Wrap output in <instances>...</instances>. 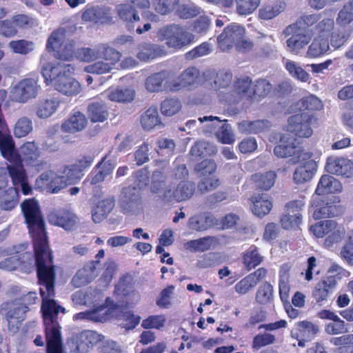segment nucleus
Returning a JSON list of instances; mask_svg holds the SVG:
<instances>
[{"mask_svg":"<svg viewBox=\"0 0 353 353\" xmlns=\"http://www.w3.org/2000/svg\"><path fill=\"white\" fill-rule=\"evenodd\" d=\"M42 299V312L46 339L47 353H62V339L58 314L65 308L52 299L55 295L56 270L53 260L34 263Z\"/></svg>","mask_w":353,"mask_h":353,"instance_id":"f257e3e1","label":"nucleus"},{"mask_svg":"<svg viewBox=\"0 0 353 353\" xmlns=\"http://www.w3.org/2000/svg\"><path fill=\"white\" fill-rule=\"evenodd\" d=\"M21 208L32 236L34 263L45 261L52 262V252L49 247L45 221L38 201L34 198L25 199Z\"/></svg>","mask_w":353,"mask_h":353,"instance_id":"f03ea898","label":"nucleus"},{"mask_svg":"<svg viewBox=\"0 0 353 353\" xmlns=\"http://www.w3.org/2000/svg\"><path fill=\"white\" fill-rule=\"evenodd\" d=\"M74 70L71 64L46 63L42 67L41 73L47 85L53 84L59 92L73 96L81 91L79 83L70 76Z\"/></svg>","mask_w":353,"mask_h":353,"instance_id":"7ed1b4c3","label":"nucleus"},{"mask_svg":"<svg viewBox=\"0 0 353 353\" xmlns=\"http://www.w3.org/2000/svg\"><path fill=\"white\" fill-rule=\"evenodd\" d=\"M174 176L181 181L174 190L167 191L165 194V202L185 201L190 199L195 191L194 183L189 181H185L188 176V170L185 165H180L174 169Z\"/></svg>","mask_w":353,"mask_h":353,"instance_id":"20e7f679","label":"nucleus"},{"mask_svg":"<svg viewBox=\"0 0 353 353\" xmlns=\"http://www.w3.org/2000/svg\"><path fill=\"white\" fill-rule=\"evenodd\" d=\"M150 7L149 0H130L117 6L116 10L119 19L126 23L130 30L135 28L134 23L140 21L139 12L145 11Z\"/></svg>","mask_w":353,"mask_h":353,"instance_id":"39448f33","label":"nucleus"},{"mask_svg":"<svg viewBox=\"0 0 353 353\" xmlns=\"http://www.w3.org/2000/svg\"><path fill=\"white\" fill-rule=\"evenodd\" d=\"M29 308L16 301H6L0 305V314L5 315L8 328L12 332H17L26 318Z\"/></svg>","mask_w":353,"mask_h":353,"instance_id":"423d86ee","label":"nucleus"},{"mask_svg":"<svg viewBox=\"0 0 353 353\" xmlns=\"http://www.w3.org/2000/svg\"><path fill=\"white\" fill-rule=\"evenodd\" d=\"M316 117L313 114L296 113L288 118V132L293 137L294 141L298 139L309 138L313 134L312 125L316 122Z\"/></svg>","mask_w":353,"mask_h":353,"instance_id":"0eeeda50","label":"nucleus"},{"mask_svg":"<svg viewBox=\"0 0 353 353\" xmlns=\"http://www.w3.org/2000/svg\"><path fill=\"white\" fill-rule=\"evenodd\" d=\"M310 230L317 238L326 236L325 243L327 245L341 241L345 234L344 229L332 220L320 221L311 225Z\"/></svg>","mask_w":353,"mask_h":353,"instance_id":"6e6552de","label":"nucleus"},{"mask_svg":"<svg viewBox=\"0 0 353 353\" xmlns=\"http://www.w3.org/2000/svg\"><path fill=\"white\" fill-rule=\"evenodd\" d=\"M40 90L41 87L37 78H24L12 88L10 92V99L12 101L25 103L36 98Z\"/></svg>","mask_w":353,"mask_h":353,"instance_id":"1a4fd4ad","label":"nucleus"},{"mask_svg":"<svg viewBox=\"0 0 353 353\" xmlns=\"http://www.w3.org/2000/svg\"><path fill=\"white\" fill-rule=\"evenodd\" d=\"M46 49L49 52H55L58 59L71 61L75 57V41L74 40L61 41L59 32L54 31L50 35L46 43Z\"/></svg>","mask_w":353,"mask_h":353,"instance_id":"9d476101","label":"nucleus"},{"mask_svg":"<svg viewBox=\"0 0 353 353\" xmlns=\"http://www.w3.org/2000/svg\"><path fill=\"white\" fill-rule=\"evenodd\" d=\"M164 38L168 47L180 50L194 41V35L179 25H171L164 30Z\"/></svg>","mask_w":353,"mask_h":353,"instance_id":"9b49d317","label":"nucleus"},{"mask_svg":"<svg viewBox=\"0 0 353 353\" xmlns=\"http://www.w3.org/2000/svg\"><path fill=\"white\" fill-rule=\"evenodd\" d=\"M252 81L249 77H243L234 82L233 89L228 93H224L223 98L229 105L239 103L244 98L248 100L251 94Z\"/></svg>","mask_w":353,"mask_h":353,"instance_id":"f8f14e48","label":"nucleus"},{"mask_svg":"<svg viewBox=\"0 0 353 353\" xmlns=\"http://www.w3.org/2000/svg\"><path fill=\"white\" fill-rule=\"evenodd\" d=\"M329 196L313 197L311 207L314 209L312 216L315 220L334 217L339 214V207Z\"/></svg>","mask_w":353,"mask_h":353,"instance_id":"ddd939ff","label":"nucleus"},{"mask_svg":"<svg viewBox=\"0 0 353 353\" xmlns=\"http://www.w3.org/2000/svg\"><path fill=\"white\" fill-rule=\"evenodd\" d=\"M337 284L336 275L327 274L316 283L312 292V296L316 303L322 305L333 292Z\"/></svg>","mask_w":353,"mask_h":353,"instance_id":"4468645a","label":"nucleus"},{"mask_svg":"<svg viewBox=\"0 0 353 353\" xmlns=\"http://www.w3.org/2000/svg\"><path fill=\"white\" fill-rule=\"evenodd\" d=\"M36 185L39 189L55 194L65 188L67 183L64 176H59L52 170H47L37 179Z\"/></svg>","mask_w":353,"mask_h":353,"instance_id":"2eb2a0df","label":"nucleus"},{"mask_svg":"<svg viewBox=\"0 0 353 353\" xmlns=\"http://www.w3.org/2000/svg\"><path fill=\"white\" fill-rule=\"evenodd\" d=\"M22 162L26 165L34 168L37 171L43 170L47 162L43 159H39L41 152L34 141H27L20 147V153Z\"/></svg>","mask_w":353,"mask_h":353,"instance_id":"dca6fc26","label":"nucleus"},{"mask_svg":"<svg viewBox=\"0 0 353 353\" xmlns=\"http://www.w3.org/2000/svg\"><path fill=\"white\" fill-rule=\"evenodd\" d=\"M245 29L236 24L226 26L217 37L218 46L221 51H228L234 47L240 39L244 37Z\"/></svg>","mask_w":353,"mask_h":353,"instance_id":"f3484780","label":"nucleus"},{"mask_svg":"<svg viewBox=\"0 0 353 353\" xmlns=\"http://www.w3.org/2000/svg\"><path fill=\"white\" fill-rule=\"evenodd\" d=\"M200 72L195 67L186 68L178 78L170 82L168 88L172 92H177L183 88H190L199 84Z\"/></svg>","mask_w":353,"mask_h":353,"instance_id":"a211bd4d","label":"nucleus"},{"mask_svg":"<svg viewBox=\"0 0 353 353\" xmlns=\"http://www.w3.org/2000/svg\"><path fill=\"white\" fill-rule=\"evenodd\" d=\"M50 223L57 225L67 231L74 230L77 225L79 219L71 210L59 209L50 212L48 215Z\"/></svg>","mask_w":353,"mask_h":353,"instance_id":"6ab92c4d","label":"nucleus"},{"mask_svg":"<svg viewBox=\"0 0 353 353\" xmlns=\"http://www.w3.org/2000/svg\"><path fill=\"white\" fill-rule=\"evenodd\" d=\"M114 316L117 320L123 321L121 325L126 330L134 329L140 323L141 317L128 310V303L125 305H119L112 301V317Z\"/></svg>","mask_w":353,"mask_h":353,"instance_id":"aec40b11","label":"nucleus"},{"mask_svg":"<svg viewBox=\"0 0 353 353\" xmlns=\"http://www.w3.org/2000/svg\"><path fill=\"white\" fill-rule=\"evenodd\" d=\"M250 208L259 218L268 214L273 207L272 198L265 193H254L249 198Z\"/></svg>","mask_w":353,"mask_h":353,"instance_id":"412c9836","label":"nucleus"},{"mask_svg":"<svg viewBox=\"0 0 353 353\" xmlns=\"http://www.w3.org/2000/svg\"><path fill=\"white\" fill-rule=\"evenodd\" d=\"M325 170L327 172L339 176L350 177L353 175V163L344 157H328Z\"/></svg>","mask_w":353,"mask_h":353,"instance_id":"4be33fe9","label":"nucleus"},{"mask_svg":"<svg viewBox=\"0 0 353 353\" xmlns=\"http://www.w3.org/2000/svg\"><path fill=\"white\" fill-rule=\"evenodd\" d=\"M217 224V219L210 212H205L191 216L188 221V227L195 232H204Z\"/></svg>","mask_w":353,"mask_h":353,"instance_id":"5701e85b","label":"nucleus"},{"mask_svg":"<svg viewBox=\"0 0 353 353\" xmlns=\"http://www.w3.org/2000/svg\"><path fill=\"white\" fill-rule=\"evenodd\" d=\"M292 32L287 31V28L284 30V34L291 37L286 41L288 50L294 54H298L303 49L310 41L311 37L299 29H292Z\"/></svg>","mask_w":353,"mask_h":353,"instance_id":"b1692460","label":"nucleus"},{"mask_svg":"<svg viewBox=\"0 0 353 353\" xmlns=\"http://www.w3.org/2000/svg\"><path fill=\"white\" fill-rule=\"evenodd\" d=\"M107 305H101L94 308L92 310L81 312L76 314L74 316L75 319H87L94 322L103 323L108 321L110 316V307L108 306L110 303V297L105 299Z\"/></svg>","mask_w":353,"mask_h":353,"instance_id":"393cba45","label":"nucleus"},{"mask_svg":"<svg viewBox=\"0 0 353 353\" xmlns=\"http://www.w3.org/2000/svg\"><path fill=\"white\" fill-rule=\"evenodd\" d=\"M109 46L100 44L96 48H81L77 50L75 57L81 61L91 62L98 59H108Z\"/></svg>","mask_w":353,"mask_h":353,"instance_id":"a878e982","label":"nucleus"},{"mask_svg":"<svg viewBox=\"0 0 353 353\" xmlns=\"http://www.w3.org/2000/svg\"><path fill=\"white\" fill-rule=\"evenodd\" d=\"M172 186L167 181V172L162 168L153 171L151 176L150 190L152 193L160 194L162 200L165 202V194L171 190Z\"/></svg>","mask_w":353,"mask_h":353,"instance_id":"bb28decb","label":"nucleus"},{"mask_svg":"<svg viewBox=\"0 0 353 353\" xmlns=\"http://www.w3.org/2000/svg\"><path fill=\"white\" fill-rule=\"evenodd\" d=\"M88 125V119L84 114L79 111L72 113L61 124L64 132L75 133L82 131Z\"/></svg>","mask_w":353,"mask_h":353,"instance_id":"cd10ccee","label":"nucleus"},{"mask_svg":"<svg viewBox=\"0 0 353 353\" xmlns=\"http://www.w3.org/2000/svg\"><path fill=\"white\" fill-rule=\"evenodd\" d=\"M342 190L341 182L330 175H323L316 187L315 194L318 196H326L328 194L339 192Z\"/></svg>","mask_w":353,"mask_h":353,"instance_id":"c85d7f7f","label":"nucleus"},{"mask_svg":"<svg viewBox=\"0 0 353 353\" xmlns=\"http://www.w3.org/2000/svg\"><path fill=\"white\" fill-rule=\"evenodd\" d=\"M0 152L8 161H19L21 155L15 149L12 137L6 132H0Z\"/></svg>","mask_w":353,"mask_h":353,"instance_id":"c756f323","label":"nucleus"},{"mask_svg":"<svg viewBox=\"0 0 353 353\" xmlns=\"http://www.w3.org/2000/svg\"><path fill=\"white\" fill-rule=\"evenodd\" d=\"M317 165L313 159H309L297 166L294 174L293 180L296 184H303L310 181L314 176Z\"/></svg>","mask_w":353,"mask_h":353,"instance_id":"7c9ffc66","label":"nucleus"},{"mask_svg":"<svg viewBox=\"0 0 353 353\" xmlns=\"http://www.w3.org/2000/svg\"><path fill=\"white\" fill-rule=\"evenodd\" d=\"M323 105L321 101L313 94L304 97L295 104L298 113H305L315 116V112L322 110Z\"/></svg>","mask_w":353,"mask_h":353,"instance_id":"2f4dec72","label":"nucleus"},{"mask_svg":"<svg viewBox=\"0 0 353 353\" xmlns=\"http://www.w3.org/2000/svg\"><path fill=\"white\" fill-rule=\"evenodd\" d=\"M104 336L93 330H84L79 336L77 349L81 352H87L94 345L103 341Z\"/></svg>","mask_w":353,"mask_h":353,"instance_id":"473e14b6","label":"nucleus"},{"mask_svg":"<svg viewBox=\"0 0 353 353\" xmlns=\"http://www.w3.org/2000/svg\"><path fill=\"white\" fill-rule=\"evenodd\" d=\"M321 19V13H313L310 14H303L300 17L295 23L287 26V31L292 32V29H299L300 30L311 34V29Z\"/></svg>","mask_w":353,"mask_h":353,"instance_id":"72a5a7b5","label":"nucleus"},{"mask_svg":"<svg viewBox=\"0 0 353 353\" xmlns=\"http://www.w3.org/2000/svg\"><path fill=\"white\" fill-rule=\"evenodd\" d=\"M277 175L274 171L264 173H255L251 175L250 179L256 190L268 191L274 186Z\"/></svg>","mask_w":353,"mask_h":353,"instance_id":"f704fd0d","label":"nucleus"},{"mask_svg":"<svg viewBox=\"0 0 353 353\" xmlns=\"http://www.w3.org/2000/svg\"><path fill=\"white\" fill-rule=\"evenodd\" d=\"M61 101L58 97L42 99L39 101L36 107V114L41 119H47L57 111Z\"/></svg>","mask_w":353,"mask_h":353,"instance_id":"c9c22d12","label":"nucleus"},{"mask_svg":"<svg viewBox=\"0 0 353 353\" xmlns=\"http://www.w3.org/2000/svg\"><path fill=\"white\" fill-rule=\"evenodd\" d=\"M284 137H281V143L274 147V154L281 158H287L290 157H299L300 150L297 146L299 141H294V140L293 141H290L289 138H288L286 141H284Z\"/></svg>","mask_w":353,"mask_h":353,"instance_id":"e433bc0d","label":"nucleus"},{"mask_svg":"<svg viewBox=\"0 0 353 353\" xmlns=\"http://www.w3.org/2000/svg\"><path fill=\"white\" fill-rule=\"evenodd\" d=\"M135 291L134 279L131 274L122 275L114 285V294L116 296L126 299Z\"/></svg>","mask_w":353,"mask_h":353,"instance_id":"4c0bfd02","label":"nucleus"},{"mask_svg":"<svg viewBox=\"0 0 353 353\" xmlns=\"http://www.w3.org/2000/svg\"><path fill=\"white\" fill-rule=\"evenodd\" d=\"M319 331L317 325L307 321H299L296 323V327L291 330L290 334L292 338L307 337L310 339Z\"/></svg>","mask_w":353,"mask_h":353,"instance_id":"58836bf2","label":"nucleus"},{"mask_svg":"<svg viewBox=\"0 0 353 353\" xmlns=\"http://www.w3.org/2000/svg\"><path fill=\"white\" fill-rule=\"evenodd\" d=\"M105 158L101 159V161L98 163L95 168L88 175L83 181L84 186L88 187L91 185H96L102 182L105 177L109 174V170L105 168Z\"/></svg>","mask_w":353,"mask_h":353,"instance_id":"ea45409f","label":"nucleus"},{"mask_svg":"<svg viewBox=\"0 0 353 353\" xmlns=\"http://www.w3.org/2000/svg\"><path fill=\"white\" fill-rule=\"evenodd\" d=\"M140 122L145 130L150 131L161 124L157 108L150 106L141 116Z\"/></svg>","mask_w":353,"mask_h":353,"instance_id":"a19ab883","label":"nucleus"},{"mask_svg":"<svg viewBox=\"0 0 353 353\" xmlns=\"http://www.w3.org/2000/svg\"><path fill=\"white\" fill-rule=\"evenodd\" d=\"M165 55H166V51L163 47L148 43L142 46L137 54V58L141 61H148Z\"/></svg>","mask_w":353,"mask_h":353,"instance_id":"79ce46f5","label":"nucleus"},{"mask_svg":"<svg viewBox=\"0 0 353 353\" xmlns=\"http://www.w3.org/2000/svg\"><path fill=\"white\" fill-rule=\"evenodd\" d=\"M87 113L92 123L103 122L108 116L107 106L103 102L94 101L90 103Z\"/></svg>","mask_w":353,"mask_h":353,"instance_id":"37998d69","label":"nucleus"},{"mask_svg":"<svg viewBox=\"0 0 353 353\" xmlns=\"http://www.w3.org/2000/svg\"><path fill=\"white\" fill-rule=\"evenodd\" d=\"M285 8V4L280 1H275L263 5L259 11L261 19L270 20L282 12Z\"/></svg>","mask_w":353,"mask_h":353,"instance_id":"c03bdc74","label":"nucleus"},{"mask_svg":"<svg viewBox=\"0 0 353 353\" xmlns=\"http://www.w3.org/2000/svg\"><path fill=\"white\" fill-rule=\"evenodd\" d=\"M242 259L243 263L248 271L254 269L263 260V257L259 254L257 247L254 245H251L243 253Z\"/></svg>","mask_w":353,"mask_h":353,"instance_id":"a18cd8bd","label":"nucleus"},{"mask_svg":"<svg viewBox=\"0 0 353 353\" xmlns=\"http://www.w3.org/2000/svg\"><path fill=\"white\" fill-rule=\"evenodd\" d=\"M12 165L7 167L8 172L13 185H18L19 183L27 181L26 172L23 168L21 157L19 161H10Z\"/></svg>","mask_w":353,"mask_h":353,"instance_id":"49530a36","label":"nucleus"},{"mask_svg":"<svg viewBox=\"0 0 353 353\" xmlns=\"http://www.w3.org/2000/svg\"><path fill=\"white\" fill-rule=\"evenodd\" d=\"M334 28V21L333 19L325 17L322 18L311 29V34H316V37L322 38H327Z\"/></svg>","mask_w":353,"mask_h":353,"instance_id":"de8ad7c7","label":"nucleus"},{"mask_svg":"<svg viewBox=\"0 0 353 353\" xmlns=\"http://www.w3.org/2000/svg\"><path fill=\"white\" fill-rule=\"evenodd\" d=\"M330 49V42L327 38L316 37L309 46L307 55L312 58L319 57L324 54Z\"/></svg>","mask_w":353,"mask_h":353,"instance_id":"09e8293b","label":"nucleus"},{"mask_svg":"<svg viewBox=\"0 0 353 353\" xmlns=\"http://www.w3.org/2000/svg\"><path fill=\"white\" fill-rule=\"evenodd\" d=\"M241 128L249 134H259L268 130L270 126V122L268 120H256L253 121H243L240 123Z\"/></svg>","mask_w":353,"mask_h":353,"instance_id":"8fccbe9b","label":"nucleus"},{"mask_svg":"<svg viewBox=\"0 0 353 353\" xmlns=\"http://www.w3.org/2000/svg\"><path fill=\"white\" fill-rule=\"evenodd\" d=\"M181 103L177 98L168 97L160 105V111L164 116L171 117L179 112Z\"/></svg>","mask_w":353,"mask_h":353,"instance_id":"3c124183","label":"nucleus"},{"mask_svg":"<svg viewBox=\"0 0 353 353\" xmlns=\"http://www.w3.org/2000/svg\"><path fill=\"white\" fill-rule=\"evenodd\" d=\"M331 343L338 346L339 353H353V334H346L339 337H334Z\"/></svg>","mask_w":353,"mask_h":353,"instance_id":"603ef678","label":"nucleus"},{"mask_svg":"<svg viewBox=\"0 0 353 353\" xmlns=\"http://www.w3.org/2000/svg\"><path fill=\"white\" fill-rule=\"evenodd\" d=\"M272 90L271 83L266 79H259L255 81L251 94L248 96V100L252 101L254 97H264Z\"/></svg>","mask_w":353,"mask_h":353,"instance_id":"864d4df0","label":"nucleus"},{"mask_svg":"<svg viewBox=\"0 0 353 353\" xmlns=\"http://www.w3.org/2000/svg\"><path fill=\"white\" fill-rule=\"evenodd\" d=\"M273 286L269 282L263 283L257 289L256 293V301L261 305H265L272 299Z\"/></svg>","mask_w":353,"mask_h":353,"instance_id":"5fc2aeb1","label":"nucleus"},{"mask_svg":"<svg viewBox=\"0 0 353 353\" xmlns=\"http://www.w3.org/2000/svg\"><path fill=\"white\" fill-rule=\"evenodd\" d=\"M19 193L16 189L10 188L5 192L3 198L0 202V208L3 210H12L17 205Z\"/></svg>","mask_w":353,"mask_h":353,"instance_id":"6e6d98bb","label":"nucleus"},{"mask_svg":"<svg viewBox=\"0 0 353 353\" xmlns=\"http://www.w3.org/2000/svg\"><path fill=\"white\" fill-rule=\"evenodd\" d=\"M352 21H353V0L343 5L336 18V23L341 26H345Z\"/></svg>","mask_w":353,"mask_h":353,"instance_id":"4d7b16f0","label":"nucleus"},{"mask_svg":"<svg viewBox=\"0 0 353 353\" xmlns=\"http://www.w3.org/2000/svg\"><path fill=\"white\" fill-rule=\"evenodd\" d=\"M350 32L345 26L341 27L336 30H332L330 35L331 45L336 49L339 48L347 41Z\"/></svg>","mask_w":353,"mask_h":353,"instance_id":"13d9d810","label":"nucleus"},{"mask_svg":"<svg viewBox=\"0 0 353 353\" xmlns=\"http://www.w3.org/2000/svg\"><path fill=\"white\" fill-rule=\"evenodd\" d=\"M32 130V120L26 117L19 118L14 125V134L20 138L27 136Z\"/></svg>","mask_w":353,"mask_h":353,"instance_id":"bf43d9fd","label":"nucleus"},{"mask_svg":"<svg viewBox=\"0 0 353 353\" xmlns=\"http://www.w3.org/2000/svg\"><path fill=\"white\" fill-rule=\"evenodd\" d=\"M179 3V0H153L152 6L157 13L165 15L174 10Z\"/></svg>","mask_w":353,"mask_h":353,"instance_id":"052dcab7","label":"nucleus"},{"mask_svg":"<svg viewBox=\"0 0 353 353\" xmlns=\"http://www.w3.org/2000/svg\"><path fill=\"white\" fill-rule=\"evenodd\" d=\"M165 79L163 72H156L149 76L145 83V88L150 92H159L162 88V84Z\"/></svg>","mask_w":353,"mask_h":353,"instance_id":"680f3d73","label":"nucleus"},{"mask_svg":"<svg viewBox=\"0 0 353 353\" xmlns=\"http://www.w3.org/2000/svg\"><path fill=\"white\" fill-rule=\"evenodd\" d=\"M212 146L205 141H196L190 149V154L194 157L203 158L214 153Z\"/></svg>","mask_w":353,"mask_h":353,"instance_id":"e2e57ef3","label":"nucleus"},{"mask_svg":"<svg viewBox=\"0 0 353 353\" xmlns=\"http://www.w3.org/2000/svg\"><path fill=\"white\" fill-rule=\"evenodd\" d=\"M134 97V90L129 88H119L112 92V101L117 102L130 103Z\"/></svg>","mask_w":353,"mask_h":353,"instance_id":"0e129e2a","label":"nucleus"},{"mask_svg":"<svg viewBox=\"0 0 353 353\" xmlns=\"http://www.w3.org/2000/svg\"><path fill=\"white\" fill-rule=\"evenodd\" d=\"M275 341V336L272 334H258L252 339V348L253 350H259L265 346L273 344Z\"/></svg>","mask_w":353,"mask_h":353,"instance_id":"69168bd1","label":"nucleus"},{"mask_svg":"<svg viewBox=\"0 0 353 353\" xmlns=\"http://www.w3.org/2000/svg\"><path fill=\"white\" fill-rule=\"evenodd\" d=\"M212 239V236H205L190 240L186 244L187 248L194 252H205L210 249Z\"/></svg>","mask_w":353,"mask_h":353,"instance_id":"338daca9","label":"nucleus"},{"mask_svg":"<svg viewBox=\"0 0 353 353\" xmlns=\"http://www.w3.org/2000/svg\"><path fill=\"white\" fill-rule=\"evenodd\" d=\"M92 281L90 270L83 268L79 269L72 278V283L75 288H81Z\"/></svg>","mask_w":353,"mask_h":353,"instance_id":"774afa93","label":"nucleus"}]
</instances>
